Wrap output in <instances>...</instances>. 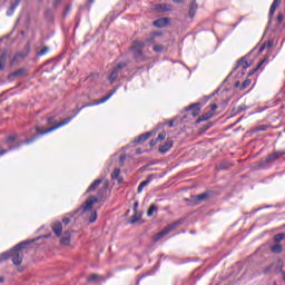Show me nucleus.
<instances>
[{"instance_id": "a18cd8bd", "label": "nucleus", "mask_w": 285, "mask_h": 285, "mask_svg": "<svg viewBox=\"0 0 285 285\" xmlns=\"http://www.w3.org/2000/svg\"><path fill=\"white\" fill-rule=\"evenodd\" d=\"M156 139H158V141H164V139H166V132H160Z\"/></svg>"}, {"instance_id": "c756f323", "label": "nucleus", "mask_w": 285, "mask_h": 285, "mask_svg": "<svg viewBox=\"0 0 285 285\" xmlns=\"http://www.w3.org/2000/svg\"><path fill=\"white\" fill-rule=\"evenodd\" d=\"M157 175L155 174H150L146 180L141 181L140 185L142 186V188H146V186H148V184H150V181H153V179H156Z\"/></svg>"}, {"instance_id": "0eeeda50", "label": "nucleus", "mask_w": 285, "mask_h": 285, "mask_svg": "<svg viewBox=\"0 0 285 285\" xmlns=\"http://www.w3.org/2000/svg\"><path fill=\"white\" fill-rule=\"evenodd\" d=\"M239 68H242V75H246V70L250 68V63H248V60L246 59V57H243L237 61V65L234 68V70H239Z\"/></svg>"}, {"instance_id": "4c0bfd02", "label": "nucleus", "mask_w": 285, "mask_h": 285, "mask_svg": "<svg viewBox=\"0 0 285 285\" xmlns=\"http://www.w3.org/2000/svg\"><path fill=\"white\" fill-rule=\"evenodd\" d=\"M126 66H128V62L121 61V62H118V65L114 69L119 72V70H124V68H126Z\"/></svg>"}, {"instance_id": "603ef678", "label": "nucleus", "mask_w": 285, "mask_h": 285, "mask_svg": "<svg viewBox=\"0 0 285 285\" xmlns=\"http://www.w3.org/2000/svg\"><path fill=\"white\" fill-rule=\"evenodd\" d=\"M277 19H278V23H282V21H284V14L279 13Z\"/></svg>"}, {"instance_id": "b1692460", "label": "nucleus", "mask_w": 285, "mask_h": 285, "mask_svg": "<svg viewBox=\"0 0 285 285\" xmlns=\"http://www.w3.org/2000/svg\"><path fill=\"white\" fill-rule=\"evenodd\" d=\"M284 250V246H282V244H274L271 247V252L274 253L275 255H281V253Z\"/></svg>"}, {"instance_id": "37998d69", "label": "nucleus", "mask_w": 285, "mask_h": 285, "mask_svg": "<svg viewBox=\"0 0 285 285\" xmlns=\"http://www.w3.org/2000/svg\"><path fill=\"white\" fill-rule=\"evenodd\" d=\"M164 125L165 126L167 125L169 128H175V119L167 120V121H165Z\"/></svg>"}, {"instance_id": "20e7f679", "label": "nucleus", "mask_w": 285, "mask_h": 285, "mask_svg": "<svg viewBox=\"0 0 285 285\" xmlns=\"http://www.w3.org/2000/svg\"><path fill=\"white\" fill-rule=\"evenodd\" d=\"M144 48H146V42L139 40L132 42L130 50L136 61H146L148 59L146 55H144Z\"/></svg>"}, {"instance_id": "052dcab7", "label": "nucleus", "mask_w": 285, "mask_h": 285, "mask_svg": "<svg viewBox=\"0 0 285 285\" xmlns=\"http://www.w3.org/2000/svg\"><path fill=\"white\" fill-rule=\"evenodd\" d=\"M141 149L140 148H138L137 150H136V155H141Z\"/></svg>"}, {"instance_id": "ea45409f", "label": "nucleus", "mask_w": 285, "mask_h": 285, "mask_svg": "<svg viewBox=\"0 0 285 285\" xmlns=\"http://www.w3.org/2000/svg\"><path fill=\"white\" fill-rule=\"evenodd\" d=\"M17 137L18 136L16 134L8 136L6 144H12V141L17 140Z\"/></svg>"}, {"instance_id": "7ed1b4c3", "label": "nucleus", "mask_w": 285, "mask_h": 285, "mask_svg": "<svg viewBox=\"0 0 285 285\" xmlns=\"http://www.w3.org/2000/svg\"><path fill=\"white\" fill-rule=\"evenodd\" d=\"M35 242H37V239L23 240L10 249V254L12 257V264L14 266H21V264L23 262V250H26V248H28V246H30V244H35Z\"/></svg>"}, {"instance_id": "0e129e2a", "label": "nucleus", "mask_w": 285, "mask_h": 285, "mask_svg": "<svg viewBox=\"0 0 285 285\" xmlns=\"http://www.w3.org/2000/svg\"><path fill=\"white\" fill-rule=\"evenodd\" d=\"M174 3H181V0H173Z\"/></svg>"}, {"instance_id": "a19ab883", "label": "nucleus", "mask_w": 285, "mask_h": 285, "mask_svg": "<svg viewBox=\"0 0 285 285\" xmlns=\"http://www.w3.org/2000/svg\"><path fill=\"white\" fill-rule=\"evenodd\" d=\"M248 86H250V79L244 80L240 86V90H246V88H248Z\"/></svg>"}, {"instance_id": "aec40b11", "label": "nucleus", "mask_w": 285, "mask_h": 285, "mask_svg": "<svg viewBox=\"0 0 285 285\" xmlns=\"http://www.w3.org/2000/svg\"><path fill=\"white\" fill-rule=\"evenodd\" d=\"M61 246H70V230H66L63 237L60 239Z\"/></svg>"}, {"instance_id": "e433bc0d", "label": "nucleus", "mask_w": 285, "mask_h": 285, "mask_svg": "<svg viewBox=\"0 0 285 285\" xmlns=\"http://www.w3.org/2000/svg\"><path fill=\"white\" fill-rule=\"evenodd\" d=\"M50 52V47H43L40 51L37 52L38 57H43V55H48Z\"/></svg>"}, {"instance_id": "79ce46f5", "label": "nucleus", "mask_w": 285, "mask_h": 285, "mask_svg": "<svg viewBox=\"0 0 285 285\" xmlns=\"http://www.w3.org/2000/svg\"><path fill=\"white\" fill-rule=\"evenodd\" d=\"M97 222V210H94L91 216L89 217V223L95 224Z\"/></svg>"}, {"instance_id": "09e8293b", "label": "nucleus", "mask_w": 285, "mask_h": 285, "mask_svg": "<svg viewBox=\"0 0 285 285\" xmlns=\"http://www.w3.org/2000/svg\"><path fill=\"white\" fill-rule=\"evenodd\" d=\"M215 110H217V104H212L210 105V111L209 112H215Z\"/></svg>"}, {"instance_id": "a211bd4d", "label": "nucleus", "mask_w": 285, "mask_h": 285, "mask_svg": "<svg viewBox=\"0 0 285 285\" xmlns=\"http://www.w3.org/2000/svg\"><path fill=\"white\" fill-rule=\"evenodd\" d=\"M282 4V0H274L271 8H269V19H273V16L275 14V10L279 8Z\"/></svg>"}, {"instance_id": "774afa93", "label": "nucleus", "mask_w": 285, "mask_h": 285, "mask_svg": "<svg viewBox=\"0 0 285 285\" xmlns=\"http://www.w3.org/2000/svg\"><path fill=\"white\" fill-rule=\"evenodd\" d=\"M4 279L3 277H0V284H3Z\"/></svg>"}, {"instance_id": "69168bd1", "label": "nucleus", "mask_w": 285, "mask_h": 285, "mask_svg": "<svg viewBox=\"0 0 285 285\" xmlns=\"http://www.w3.org/2000/svg\"><path fill=\"white\" fill-rule=\"evenodd\" d=\"M268 271H271V266L267 267V268L264 271V273H268Z\"/></svg>"}, {"instance_id": "5701e85b", "label": "nucleus", "mask_w": 285, "mask_h": 285, "mask_svg": "<svg viewBox=\"0 0 285 285\" xmlns=\"http://www.w3.org/2000/svg\"><path fill=\"white\" fill-rule=\"evenodd\" d=\"M199 106H202V104H193L190 107L187 108V110H193L191 115L193 117H197L200 112Z\"/></svg>"}, {"instance_id": "338daca9", "label": "nucleus", "mask_w": 285, "mask_h": 285, "mask_svg": "<svg viewBox=\"0 0 285 285\" xmlns=\"http://www.w3.org/2000/svg\"><path fill=\"white\" fill-rule=\"evenodd\" d=\"M242 110H244V108H242V107H238V110H237V112H242Z\"/></svg>"}, {"instance_id": "f704fd0d", "label": "nucleus", "mask_w": 285, "mask_h": 285, "mask_svg": "<svg viewBox=\"0 0 285 285\" xmlns=\"http://www.w3.org/2000/svg\"><path fill=\"white\" fill-rule=\"evenodd\" d=\"M39 137H41V135H39V132H37L36 136L26 139L22 144H26L27 146L30 144H35V141H37V139H39Z\"/></svg>"}, {"instance_id": "3c124183", "label": "nucleus", "mask_w": 285, "mask_h": 285, "mask_svg": "<svg viewBox=\"0 0 285 285\" xmlns=\"http://www.w3.org/2000/svg\"><path fill=\"white\" fill-rule=\"evenodd\" d=\"M62 224H65V226H68V224H70V218L68 217L62 218Z\"/></svg>"}, {"instance_id": "7c9ffc66", "label": "nucleus", "mask_w": 285, "mask_h": 285, "mask_svg": "<svg viewBox=\"0 0 285 285\" xmlns=\"http://www.w3.org/2000/svg\"><path fill=\"white\" fill-rule=\"evenodd\" d=\"M141 219V214L139 212H134V215L131 216L129 224H137Z\"/></svg>"}, {"instance_id": "ddd939ff", "label": "nucleus", "mask_w": 285, "mask_h": 285, "mask_svg": "<svg viewBox=\"0 0 285 285\" xmlns=\"http://www.w3.org/2000/svg\"><path fill=\"white\" fill-rule=\"evenodd\" d=\"M102 183H104V178H98L94 180L91 185L88 187L87 193H95V190L98 189Z\"/></svg>"}, {"instance_id": "dca6fc26", "label": "nucleus", "mask_w": 285, "mask_h": 285, "mask_svg": "<svg viewBox=\"0 0 285 285\" xmlns=\"http://www.w3.org/2000/svg\"><path fill=\"white\" fill-rule=\"evenodd\" d=\"M155 10L156 12H170V10H173V6L166 3L156 4Z\"/></svg>"}, {"instance_id": "6e6d98bb", "label": "nucleus", "mask_w": 285, "mask_h": 285, "mask_svg": "<svg viewBox=\"0 0 285 285\" xmlns=\"http://www.w3.org/2000/svg\"><path fill=\"white\" fill-rule=\"evenodd\" d=\"M139 208V203L134 204V213H137V209Z\"/></svg>"}, {"instance_id": "5fc2aeb1", "label": "nucleus", "mask_w": 285, "mask_h": 285, "mask_svg": "<svg viewBox=\"0 0 285 285\" xmlns=\"http://www.w3.org/2000/svg\"><path fill=\"white\" fill-rule=\"evenodd\" d=\"M210 126H213V122H208L205 127H203V130H208V128H210Z\"/></svg>"}, {"instance_id": "c9c22d12", "label": "nucleus", "mask_w": 285, "mask_h": 285, "mask_svg": "<svg viewBox=\"0 0 285 285\" xmlns=\"http://www.w3.org/2000/svg\"><path fill=\"white\" fill-rule=\"evenodd\" d=\"M284 239H285V233L276 234L274 236V242L276 244H279V242H284Z\"/></svg>"}, {"instance_id": "f257e3e1", "label": "nucleus", "mask_w": 285, "mask_h": 285, "mask_svg": "<svg viewBox=\"0 0 285 285\" xmlns=\"http://www.w3.org/2000/svg\"><path fill=\"white\" fill-rule=\"evenodd\" d=\"M109 186H110V183L108 180H105L102 183V186L98 189L97 196H89L88 199L85 203H82L83 213H88V210H92V206H95V204H99V202H104V198L108 193Z\"/></svg>"}, {"instance_id": "e2e57ef3", "label": "nucleus", "mask_w": 285, "mask_h": 285, "mask_svg": "<svg viewBox=\"0 0 285 285\" xmlns=\"http://www.w3.org/2000/svg\"><path fill=\"white\" fill-rule=\"evenodd\" d=\"M264 48H266V45H263V47H261L259 51L262 52L264 50Z\"/></svg>"}, {"instance_id": "39448f33", "label": "nucleus", "mask_w": 285, "mask_h": 285, "mask_svg": "<svg viewBox=\"0 0 285 285\" xmlns=\"http://www.w3.org/2000/svg\"><path fill=\"white\" fill-rule=\"evenodd\" d=\"M181 224H184L183 220H177V222L169 224L168 226L164 227L163 230H160L158 234H156L154 240L159 242V239H161V237H166V235H168L169 233H173V230H175V228L181 226Z\"/></svg>"}, {"instance_id": "cd10ccee", "label": "nucleus", "mask_w": 285, "mask_h": 285, "mask_svg": "<svg viewBox=\"0 0 285 285\" xmlns=\"http://www.w3.org/2000/svg\"><path fill=\"white\" fill-rule=\"evenodd\" d=\"M208 193H203V194H199L197 196H195V202L197 204H199L200 202H206V199H208Z\"/></svg>"}, {"instance_id": "4d7b16f0", "label": "nucleus", "mask_w": 285, "mask_h": 285, "mask_svg": "<svg viewBox=\"0 0 285 285\" xmlns=\"http://www.w3.org/2000/svg\"><path fill=\"white\" fill-rule=\"evenodd\" d=\"M147 42H148V43H155V38H149V39H147Z\"/></svg>"}, {"instance_id": "423d86ee", "label": "nucleus", "mask_w": 285, "mask_h": 285, "mask_svg": "<svg viewBox=\"0 0 285 285\" xmlns=\"http://www.w3.org/2000/svg\"><path fill=\"white\" fill-rule=\"evenodd\" d=\"M28 55H30V45H26L23 50L18 52L13 59L10 62V66H14V63H17V61H19V58L21 59H26V57H28Z\"/></svg>"}, {"instance_id": "13d9d810", "label": "nucleus", "mask_w": 285, "mask_h": 285, "mask_svg": "<svg viewBox=\"0 0 285 285\" xmlns=\"http://www.w3.org/2000/svg\"><path fill=\"white\" fill-rule=\"evenodd\" d=\"M6 153H8V150L2 149V150L0 151V157L3 156V155H6Z\"/></svg>"}, {"instance_id": "f8f14e48", "label": "nucleus", "mask_w": 285, "mask_h": 285, "mask_svg": "<svg viewBox=\"0 0 285 285\" xmlns=\"http://www.w3.org/2000/svg\"><path fill=\"white\" fill-rule=\"evenodd\" d=\"M173 140H167L164 145H161L158 148V153H160L161 155H166V153H168V150H170V148H173Z\"/></svg>"}, {"instance_id": "bf43d9fd", "label": "nucleus", "mask_w": 285, "mask_h": 285, "mask_svg": "<svg viewBox=\"0 0 285 285\" xmlns=\"http://www.w3.org/2000/svg\"><path fill=\"white\" fill-rule=\"evenodd\" d=\"M141 190H144V186L139 185L138 186V193H141Z\"/></svg>"}, {"instance_id": "6e6552de", "label": "nucleus", "mask_w": 285, "mask_h": 285, "mask_svg": "<svg viewBox=\"0 0 285 285\" xmlns=\"http://www.w3.org/2000/svg\"><path fill=\"white\" fill-rule=\"evenodd\" d=\"M26 75H28V69L20 68V69L8 75V81H14V79H17L19 77H26Z\"/></svg>"}, {"instance_id": "c85d7f7f", "label": "nucleus", "mask_w": 285, "mask_h": 285, "mask_svg": "<svg viewBox=\"0 0 285 285\" xmlns=\"http://www.w3.org/2000/svg\"><path fill=\"white\" fill-rule=\"evenodd\" d=\"M98 279H101V282H105V278L99 275V274H92L88 277L87 282L92 283V282H98Z\"/></svg>"}, {"instance_id": "393cba45", "label": "nucleus", "mask_w": 285, "mask_h": 285, "mask_svg": "<svg viewBox=\"0 0 285 285\" xmlns=\"http://www.w3.org/2000/svg\"><path fill=\"white\" fill-rule=\"evenodd\" d=\"M213 111H207L205 114H203L198 119H197V124H200V121H208V119H212L213 117Z\"/></svg>"}, {"instance_id": "49530a36", "label": "nucleus", "mask_w": 285, "mask_h": 285, "mask_svg": "<svg viewBox=\"0 0 285 285\" xmlns=\"http://www.w3.org/2000/svg\"><path fill=\"white\" fill-rule=\"evenodd\" d=\"M159 142V139H151L150 141H149V146L153 148V147H155V146H157V144Z\"/></svg>"}, {"instance_id": "de8ad7c7", "label": "nucleus", "mask_w": 285, "mask_h": 285, "mask_svg": "<svg viewBox=\"0 0 285 285\" xmlns=\"http://www.w3.org/2000/svg\"><path fill=\"white\" fill-rule=\"evenodd\" d=\"M226 168H228V164L222 163L218 167V170H226Z\"/></svg>"}, {"instance_id": "412c9836", "label": "nucleus", "mask_w": 285, "mask_h": 285, "mask_svg": "<svg viewBox=\"0 0 285 285\" xmlns=\"http://www.w3.org/2000/svg\"><path fill=\"white\" fill-rule=\"evenodd\" d=\"M197 0H191V3L189 6V17L190 19H193V17H195L196 12H197Z\"/></svg>"}, {"instance_id": "8fccbe9b", "label": "nucleus", "mask_w": 285, "mask_h": 285, "mask_svg": "<svg viewBox=\"0 0 285 285\" xmlns=\"http://www.w3.org/2000/svg\"><path fill=\"white\" fill-rule=\"evenodd\" d=\"M273 40H268L267 43H264L265 45V48H273Z\"/></svg>"}, {"instance_id": "f3484780", "label": "nucleus", "mask_w": 285, "mask_h": 285, "mask_svg": "<svg viewBox=\"0 0 285 285\" xmlns=\"http://www.w3.org/2000/svg\"><path fill=\"white\" fill-rule=\"evenodd\" d=\"M117 89H111L105 97L95 101L96 106H99V104H106V101H108V99H110V97H112V95H115Z\"/></svg>"}, {"instance_id": "2eb2a0df", "label": "nucleus", "mask_w": 285, "mask_h": 285, "mask_svg": "<svg viewBox=\"0 0 285 285\" xmlns=\"http://www.w3.org/2000/svg\"><path fill=\"white\" fill-rule=\"evenodd\" d=\"M170 23V20L168 18H159L154 21L155 28H166Z\"/></svg>"}, {"instance_id": "1a4fd4ad", "label": "nucleus", "mask_w": 285, "mask_h": 285, "mask_svg": "<svg viewBox=\"0 0 285 285\" xmlns=\"http://www.w3.org/2000/svg\"><path fill=\"white\" fill-rule=\"evenodd\" d=\"M284 155L285 150L274 151L265 158V164H273V161H277V159H279V157H284Z\"/></svg>"}, {"instance_id": "c03bdc74", "label": "nucleus", "mask_w": 285, "mask_h": 285, "mask_svg": "<svg viewBox=\"0 0 285 285\" xmlns=\"http://www.w3.org/2000/svg\"><path fill=\"white\" fill-rule=\"evenodd\" d=\"M164 50V46H161V45H155L154 46V51L155 52H161Z\"/></svg>"}, {"instance_id": "473e14b6", "label": "nucleus", "mask_w": 285, "mask_h": 285, "mask_svg": "<svg viewBox=\"0 0 285 285\" xmlns=\"http://www.w3.org/2000/svg\"><path fill=\"white\" fill-rule=\"evenodd\" d=\"M118 77H119V71H117V69L114 68V70L109 75V81L112 83L114 81H117Z\"/></svg>"}, {"instance_id": "2f4dec72", "label": "nucleus", "mask_w": 285, "mask_h": 285, "mask_svg": "<svg viewBox=\"0 0 285 285\" xmlns=\"http://www.w3.org/2000/svg\"><path fill=\"white\" fill-rule=\"evenodd\" d=\"M157 210H159V207L155 204L150 205L148 212H147V216L148 217H153V215H155V213H157Z\"/></svg>"}, {"instance_id": "6ab92c4d", "label": "nucleus", "mask_w": 285, "mask_h": 285, "mask_svg": "<svg viewBox=\"0 0 285 285\" xmlns=\"http://www.w3.org/2000/svg\"><path fill=\"white\" fill-rule=\"evenodd\" d=\"M119 175H121V169L116 168L112 171V174H111V179L117 180L118 184H122L124 183V178L121 176H119Z\"/></svg>"}, {"instance_id": "680f3d73", "label": "nucleus", "mask_w": 285, "mask_h": 285, "mask_svg": "<svg viewBox=\"0 0 285 285\" xmlns=\"http://www.w3.org/2000/svg\"><path fill=\"white\" fill-rule=\"evenodd\" d=\"M234 86H235V88H239L240 82H239V81H236Z\"/></svg>"}, {"instance_id": "a878e982", "label": "nucleus", "mask_w": 285, "mask_h": 285, "mask_svg": "<svg viewBox=\"0 0 285 285\" xmlns=\"http://www.w3.org/2000/svg\"><path fill=\"white\" fill-rule=\"evenodd\" d=\"M8 59V52L3 51L0 55V71L3 70V68H6V61Z\"/></svg>"}, {"instance_id": "58836bf2", "label": "nucleus", "mask_w": 285, "mask_h": 285, "mask_svg": "<svg viewBox=\"0 0 285 285\" xmlns=\"http://www.w3.org/2000/svg\"><path fill=\"white\" fill-rule=\"evenodd\" d=\"M9 257H11L10 250L4 252V253L0 254V262H6V259H9Z\"/></svg>"}, {"instance_id": "f03ea898", "label": "nucleus", "mask_w": 285, "mask_h": 285, "mask_svg": "<svg viewBox=\"0 0 285 285\" xmlns=\"http://www.w3.org/2000/svg\"><path fill=\"white\" fill-rule=\"evenodd\" d=\"M70 121H72V117L65 118L59 122H57V116L48 117L47 126H49V128L41 129V127L37 126L36 132H38V135H48L49 132H53V130H58V128H63V126H68Z\"/></svg>"}, {"instance_id": "864d4df0", "label": "nucleus", "mask_w": 285, "mask_h": 285, "mask_svg": "<svg viewBox=\"0 0 285 285\" xmlns=\"http://www.w3.org/2000/svg\"><path fill=\"white\" fill-rule=\"evenodd\" d=\"M125 160H126V155H121V156L119 157L120 164H124Z\"/></svg>"}, {"instance_id": "9b49d317", "label": "nucleus", "mask_w": 285, "mask_h": 285, "mask_svg": "<svg viewBox=\"0 0 285 285\" xmlns=\"http://www.w3.org/2000/svg\"><path fill=\"white\" fill-rule=\"evenodd\" d=\"M266 63H268V56H266L254 69H252L247 77H253V75H255V72H257V70H263L264 66H266Z\"/></svg>"}, {"instance_id": "4468645a", "label": "nucleus", "mask_w": 285, "mask_h": 285, "mask_svg": "<svg viewBox=\"0 0 285 285\" xmlns=\"http://www.w3.org/2000/svg\"><path fill=\"white\" fill-rule=\"evenodd\" d=\"M153 137V131H147L145 134H141L138 136V138L135 140V144H144L145 141H148Z\"/></svg>"}, {"instance_id": "bb28decb", "label": "nucleus", "mask_w": 285, "mask_h": 285, "mask_svg": "<svg viewBox=\"0 0 285 285\" xmlns=\"http://www.w3.org/2000/svg\"><path fill=\"white\" fill-rule=\"evenodd\" d=\"M90 106H97V104L96 102H89V104L82 105L80 108H77L76 110H73V117H77L78 114L80 112V110H83V108H90Z\"/></svg>"}, {"instance_id": "9d476101", "label": "nucleus", "mask_w": 285, "mask_h": 285, "mask_svg": "<svg viewBox=\"0 0 285 285\" xmlns=\"http://www.w3.org/2000/svg\"><path fill=\"white\" fill-rule=\"evenodd\" d=\"M51 230L55 233L56 237H61V235H63V225L59 220L53 222L51 224Z\"/></svg>"}, {"instance_id": "72a5a7b5", "label": "nucleus", "mask_w": 285, "mask_h": 285, "mask_svg": "<svg viewBox=\"0 0 285 285\" xmlns=\"http://www.w3.org/2000/svg\"><path fill=\"white\" fill-rule=\"evenodd\" d=\"M45 18H46V21H53L55 13H52V10L47 9L45 12Z\"/></svg>"}, {"instance_id": "4be33fe9", "label": "nucleus", "mask_w": 285, "mask_h": 285, "mask_svg": "<svg viewBox=\"0 0 285 285\" xmlns=\"http://www.w3.org/2000/svg\"><path fill=\"white\" fill-rule=\"evenodd\" d=\"M21 3V0H16L14 3H12L8 11H7V17H12L14 14V10H17V7Z\"/></svg>"}]
</instances>
